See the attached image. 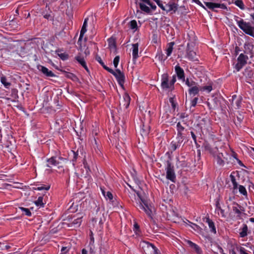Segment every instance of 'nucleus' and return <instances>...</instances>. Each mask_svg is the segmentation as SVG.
<instances>
[{"label":"nucleus","instance_id":"obj_5","mask_svg":"<svg viewBox=\"0 0 254 254\" xmlns=\"http://www.w3.org/2000/svg\"><path fill=\"white\" fill-rule=\"evenodd\" d=\"M116 78L119 85L124 89V83L125 82V76L123 72H122L119 69H116L115 70L112 69L110 72Z\"/></svg>","mask_w":254,"mask_h":254},{"label":"nucleus","instance_id":"obj_2","mask_svg":"<svg viewBox=\"0 0 254 254\" xmlns=\"http://www.w3.org/2000/svg\"><path fill=\"white\" fill-rule=\"evenodd\" d=\"M136 193L140 200L139 203H136V207L138 209L143 210L149 218L152 219V206L150 204H149L147 200H145L142 197L141 194L138 191Z\"/></svg>","mask_w":254,"mask_h":254},{"label":"nucleus","instance_id":"obj_3","mask_svg":"<svg viewBox=\"0 0 254 254\" xmlns=\"http://www.w3.org/2000/svg\"><path fill=\"white\" fill-rule=\"evenodd\" d=\"M141 245L145 254H160L158 249L152 244L146 241H143Z\"/></svg>","mask_w":254,"mask_h":254},{"label":"nucleus","instance_id":"obj_34","mask_svg":"<svg viewBox=\"0 0 254 254\" xmlns=\"http://www.w3.org/2000/svg\"><path fill=\"white\" fill-rule=\"evenodd\" d=\"M183 82H185V84L190 88L192 86H194V85H196L197 83V82L193 81L192 79L187 78L186 79L185 78L184 81H182Z\"/></svg>","mask_w":254,"mask_h":254},{"label":"nucleus","instance_id":"obj_47","mask_svg":"<svg viewBox=\"0 0 254 254\" xmlns=\"http://www.w3.org/2000/svg\"><path fill=\"white\" fill-rule=\"evenodd\" d=\"M129 27L131 29H136L137 28V24L136 20H132L129 22Z\"/></svg>","mask_w":254,"mask_h":254},{"label":"nucleus","instance_id":"obj_54","mask_svg":"<svg viewBox=\"0 0 254 254\" xmlns=\"http://www.w3.org/2000/svg\"><path fill=\"white\" fill-rule=\"evenodd\" d=\"M94 142L96 145V146H94L95 151L98 154L100 152V145L98 144L96 139H94Z\"/></svg>","mask_w":254,"mask_h":254},{"label":"nucleus","instance_id":"obj_29","mask_svg":"<svg viewBox=\"0 0 254 254\" xmlns=\"http://www.w3.org/2000/svg\"><path fill=\"white\" fill-rule=\"evenodd\" d=\"M240 230H241L239 233L240 237L244 238L248 235V228L247 224H243L242 227Z\"/></svg>","mask_w":254,"mask_h":254},{"label":"nucleus","instance_id":"obj_12","mask_svg":"<svg viewBox=\"0 0 254 254\" xmlns=\"http://www.w3.org/2000/svg\"><path fill=\"white\" fill-rule=\"evenodd\" d=\"M176 140H173L170 144V150L171 152L175 151L177 148H179L183 142L184 139L176 136Z\"/></svg>","mask_w":254,"mask_h":254},{"label":"nucleus","instance_id":"obj_18","mask_svg":"<svg viewBox=\"0 0 254 254\" xmlns=\"http://www.w3.org/2000/svg\"><path fill=\"white\" fill-rule=\"evenodd\" d=\"M175 71L178 79L184 81L185 78V72L179 64L175 66Z\"/></svg>","mask_w":254,"mask_h":254},{"label":"nucleus","instance_id":"obj_24","mask_svg":"<svg viewBox=\"0 0 254 254\" xmlns=\"http://www.w3.org/2000/svg\"><path fill=\"white\" fill-rule=\"evenodd\" d=\"M177 134V137L182 138L185 139V136L184 135L183 131L185 130V127L181 125L180 122H178L176 126Z\"/></svg>","mask_w":254,"mask_h":254},{"label":"nucleus","instance_id":"obj_14","mask_svg":"<svg viewBox=\"0 0 254 254\" xmlns=\"http://www.w3.org/2000/svg\"><path fill=\"white\" fill-rule=\"evenodd\" d=\"M37 69L41 71L44 76L46 77H56V75L51 71L48 69L46 67L42 65H38Z\"/></svg>","mask_w":254,"mask_h":254},{"label":"nucleus","instance_id":"obj_59","mask_svg":"<svg viewBox=\"0 0 254 254\" xmlns=\"http://www.w3.org/2000/svg\"><path fill=\"white\" fill-rule=\"evenodd\" d=\"M100 64L102 65V66L104 68V69H105V70L108 71L109 72H110L111 71V70L112 69V68H110L109 67H108L107 66H106L103 62L101 63Z\"/></svg>","mask_w":254,"mask_h":254},{"label":"nucleus","instance_id":"obj_44","mask_svg":"<svg viewBox=\"0 0 254 254\" xmlns=\"http://www.w3.org/2000/svg\"><path fill=\"white\" fill-rule=\"evenodd\" d=\"M0 81L6 88H8L10 85V83L7 82V79L5 76L1 77Z\"/></svg>","mask_w":254,"mask_h":254},{"label":"nucleus","instance_id":"obj_20","mask_svg":"<svg viewBox=\"0 0 254 254\" xmlns=\"http://www.w3.org/2000/svg\"><path fill=\"white\" fill-rule=\"evenodd\" d=\"M214 157L217 164L221 166L224 165L225 160H227V159L224 156L222 153H218L214 156Z\"/></svg>","mask_w":254,"mask_h":254},{"label":"nucleus","instance_id":"obj_49","mask_svg":"<svg viewBox=\"0 0 254 254\" xmlns=\"http://www.w3.org/2000/svg\"><path fill=\"white\" fill-rule=\"evenodd\" d=\"M75 59L82 66L86 64L84 58L80 56H76Z\"/></svg>","mask_w":254,"mask_h":254},{"label":"nucleus","instance_id":"obj_28","mask_svg":"<svg viewBox=\"0 0 254 254\" xmlns=\"http://www.w3.org/2000/svg\"><path fill=\"white\" fill-rule=\"evenodd\" d=\"M205 222L207 223L208 225L209 228L210 229V231L214 234L216 233V229L214 224V223L213 221L210 219L209 217H206Z\"/></svg>","mask_w":254,"mask_h":254},{"label":"nucleus","instance_id":"obj_16","mask_svg":"<svg viewBox=\"0 0 254 254\" xmlns=\"http://www.w3.org/2000/svg\"><path fill=\"white\" fill-rule=\"evenodd\" d=\"M233 204V212L237 215L236 217L238 219H240L241 218L242 211H244V208L240 205L235 202H234Z\"/></svg>","mask_w":254,"mask_h":254},{"label":"nucleus","instance_id":"obj_52","mask_svg":"<svg viewBox=\"0 0 254 254\" xmlns=\"http://www.w3.org/2000/svg\"><path fill=\"white\" fill-rule=\"evenodd\" d=\"M58 56L60 57V58L63 60H66L68 58V54L64 53H61L58 54Z\"/></svg>","mask_w":254,"mask_h":254},{"label":"nucleus","instance_id":"obj_41","mask_svg":"<svg viewBox=\"0 0 254 254\" xmlns=\"http://www.w3.org/2000/svg\"><path fill=\"white\" fill-rule=\"evenodd\" d=\"M167 57V56L165 57L161 51H158L156 55V59H157L160 61H165Z\"/></svg>","mask_w":254,"mask_h":254},{"label":"nucleus","instance_id":"obj_48","mask_svg":"<svg viewBox=\"0 0 254 254\" xmlns=\"http://www.w3.org/2000/svg\"><path fill=\"white\" fill-rule=\"evenodd\" d=\"M83 164L84 167L86 169V172L88 173L89 172H90L91 170L90 169V166L88 164V163L85 158L83 160Z\"/></svg>","mask_w":254,"mask_h":254},{"label":"nucleus","instance_id":"obj_7","mask_svg":"<svg viewBox=\"0 0 254 254\" xmlns=\"http://www.w3.org/2000/svg\"><path fill=\"white\" fill-rule=\"evenodd\" d=\"M205 5L209 9L215 11L217 12L218 11L216 9V8H221L222 9H227V7L225 4L224 3H218L213 2H204Z\"/></svg>","mask_w":254,"mask_h":254},{"label":"nucleus","instance_id":"obj_22","mask_svg":"<svg viewBox=\"0 0 254 254\" xmlns=\"http://www.w3.org/2000/svg\"><path fill=\"white\" fill-rule=\"evenodd\" d=\"M93 221L95 222H99V224H103L105 221V217L104 213H102L101 212H98L97 210L96 216L93 219Z\"/></svg>","mask_w":254,"mask_h":254},{"label":"nucleus","instance_id":"obj_57","mask_svg":"<svg viewBox=\"0 0 254 254\" xmlns=\"http://www.w3.org/2000/svg\"><path fill=\"white\" fill-rule=\"evenodd\" d=\"M198 98L197 97H194L190 102L191 106L192 107H195L198 101Z\"/></svg>","mask_w":254,"mask_h":254},{"label":"nucleus","instance_id":"obj_36","mask_svg":"<svg viewBox=\"0 0 254 254\" xmlns=\"http://www.w3.org/2000/svg\"><path fill=\"white\" fill-rule=\"evenodd\" d=\"M140 9L143 12L149 14L151 13V9L147 6L145 3H139Z\"/></svg>","mask_w":254,"mask_h":254},{"label":"nucleus","instance_id":"obj_6","mask_svg":"<svg viewBox=\"0 0 254 254\" xmlns=\"http://www.w3.org/2000/svg\"><path fill=\"white\" fill-rule=\"evenodd\" d=\"M248 60V57L243 53L241 54L239 56L237 59L238 62L235 66V68L237 71H239L243 66L246 64Z\"/></svg>","mask_w":254,"mask_h":254},{"label":"nucleus","instance_id":"obj_55","mask_svg":"<svg viewBox=\"0 0 254 254\" xmlns=\"http://www.w3.org/2000/svg\"><path fill=\"white\" fill-rule=\"evenodd\" d=\"M90 242H89V245L93 246L94 243V238L93 237V232L90 231Z\"/></svg>","mask_w":254,"mask_h":254},{"label":"nucleus","instance_id":"obj_58","mask_svg":"<svg viewBox=\"0 0 254 254\" xmlns=\"http://www.w3.org/2000/svg\"><path fill=\"white\" fill-rule=\"evenodd\" d=\"M133 230L136 234H137L138 232H139V226L138 225V224L136 223L134 224Z\"/></svg>","mask_w":254,"mask_h":254},{"label":"nucleus","instance_id":"obj_25","mask_svg":"<svg viewBox=\"0 0 254 254\" xmlns=\"http://www.w3.org/2000/svg\"><path fill=\"white\" fill-rule=\"evenodd\" d=\"M138 43L133 44L132 45V60L133 61H135L139 57L138 56Z\"/></svg>","mask_w":254,"mask_h":254},{"label":"nucleus","instance_id":"obj_39","mask_svg":"<svg viewBox=\"0 0 254 254\" xmlns=\"http://www.w3.org/2000/svg\"><path fill=\"white\" fill-rule=\"evenodd\" d=\"M19 209L22 212V214L26 215L27 216H31L32 215V213L31 212L30 209L29 208H25L23 207H19Z\"/></svg>","mask_w":254,"mask_h":254},{"label":"nucleus","instance_id":"obj_19","mask_svg":"<svg viewBox=\"0 0 254 254\" xmlns=\"http://www.w3.org/2000/svg\"><path fill=\"white\" fill-rule=\"evenodd\" d=\"M42 15L45 18L50 21H54V16L47 4L46 6L45 10L42 12Z\"/></svg>","mask_w":254,"mask_h":254},{"label":"nucleus","instance_id":"obj_64","mask_svg":"<svg viewBox=\"0 0 254 254\" xmlns=\"http://www.w3.org/2000/svg\"><path fill=\"white\" fill-rule=\"evenodd\" d=\"M148 5L150 6L151 9H152L153 10H155L156 9V6L151 1L150 2V4L148 3Z\"/></svg>","mask_w":254,"mask_h":254},{"label":"nucleus","instance_id":"obj_43","mask_svg":"<svg viewBox=\"0 0 254 254\" xmlns=\"http://www.w3.org/2000/svg\"><path fill=\"white\" fill-rule=\"evenodd\" d=\"M212 90V84L210 83L208 85L200 87V90L203 91H207L208 93L210 92Z\"/></svg>","mask_w":254,"mask_h":254},{"label":"nucleus","instance_id":"obj_15","mask_svg":"<svg viewBox=\"0 0 254 254\" xmlns=\"http://www.w3.org/2000/svg\"><path fill=\"white\" fill-rule=\"evenodd\" d=\"M178 4L175 2L170 1L166 4V12L167 13L172 12L171 13H175L178 9Z\"/></svg>","mask_w":254,"mask_h":254},{"label":"nucleus","instance_id":"obj_31","mask_svg":"<svg viewBox=\"0 0 254 254\" xmlns=\"http://www.w3.org/2000/svg\"><path fill=\"white\" fill-rule=\"evenodd\" d=\"M244 116L240 112H238V115L237 116V121L235 122V124L237 127H241V124L244 120Z\"/></svg>","mask_w":254,"mask_h":254},{"label":"nucleus","instance_id":"obj_45","mask_svg":"<svg viewBox=\"0 0 254 254\" xmlns=\"http://www.w3.org/2000/svg\"><path fill=\"white\" fill-rule=\"evenodd\" d=\"M43 197L39 196L38 199L35 201V204L37 206H44V203L43 202Z\"/></svg>","mask_w":254,"mask_h":254},{"label":"nucleus","instance_id":"obj_38","mask_svg":"<svg viewBox=\"0 0 254 254\" xmlns=\"http://www.w3.org/2000/svg\"><path fill=\"white\" fill-rule=\"evenodd\" d=\"M230 179H231V181L233 184V190L234 191H235V190H236L238 189V184L236 181V178H235V177L232 175V174L230 175Z\"/></svg>","mask_w":254,"mask_h":254},{"label":"nucleus","instance_id":"obj_8","mask_svg":"<svg viewBox=\"0 0 254 254\" xmlns=\"http://www.w3.org/2000/svg\"><path fill=\"white\" fill-rule=\"evenodd\" d=\"M161 87L164 90L168 89L172 91V86L170 85V81H169V75L167 73H164L161 76Z\"/></svg>","mask_w":254,"mask_h":254},{"label":"nucleus","instance_id":"obj_62","mask_svg":"<svg viewBox=\"0 0 254 254\" xmlns=\"http://www.w3.org/2000/svg\"><path fill=\"white\" fill-rule=\"evenodd\" d=\"M68 251V249L66 247H62V248L61 249L62 254H65L67 253Z\"/></svg>","mask_w":254,"mask_h":254},{"label":"nucleus","instance_id":"obj_17","mask_svg":"<svg viewBox=\"0 0 254 254\" xmlns=\"http://www.w3.org/2000/svg\"><path fill=\"white\" fill-rule=\"evenodd\" d=\"M47 162L48 164L46 166L48 167L51 168L52 165L57 166L58 168L62 167V166L60 165L61 162L57 159V156H53L48 159Z\"/></svg>","mask_w":254,"mask_h":254},{"label":"nucleus","instance_id":"obj_61","mask_svg":"<svg viewBox=\"0 0 254 254\" xmlns=\"http://www.w3.org/2000/svg\"><path fill=\"white\" fill-rule=\"evenodd\" d=\"M190 134H191V136L195 144L196 145H197V141H196V136L194 132L193 131H190Z\"/></svg>","mask_w":254,"mask_h":254},{"label":"nucleus","instance_id":"obj_40","mask_svg":"<svg viewBox=\"0 0 254 254\" xmlns=\"http://www.w3.org/2000/svg\"><path fill=\"white\" fill-rule=\"evenodd\" d=\"M233 3L242 10H244L245 8V4L242 0H235Z\"/></svg>","mask_w":254,"mask_h":254},{"label":"nucleus","instance_id":"obj_1","mask_svg":"<svg viewBox=\"0 0 254 254\" xmlns=\"http://www.w3.org/2000/svg\"><path fill=\"white\" fill-rule=\"evenodd\" d=\"M239 27L246 34L254 38V27L252 26L250 22H247L238 16H234Z\"/></svg>","mask_w":254,"mask_h":254},{"label":"nucleus","instance_id":"obj_11","mask_svg":"<svg viewBox=\"0 0 254 254\" xmlns=\"http://www.w3.org/2000/svg\"><path fill=\"white\" fill-rule=\"evenodd\" d=\"M219 104V101L216 97L208 99L207 101V105L209 109L211 110L217 109Z\"/></svg>","mask_w":254,"mask_h":254},{"label":"nucleus","instance_id":"obj_42","mask_svg":"<svg viewBox=\"0 0 254 254\" xmlns=\"http://www.w3.org/2000/svg\"><path fill=\"white\" fill-rule=\"evenodd\" d=\"M238 189H239V192L241 194L245 196H247L248 193L245 187H244L242 185H239V186H238Z\"/></svg>","mask_w":254,"mask_h":254},{"label":"nucleus","instance_id":"obj_9","mask_svg":"<svg viewBox=\"0 0 254 254\" xmlns=\"http://www.w3.org/2000/svg\"><path fill=\"white\" fill-rule=\"evenodd\" d=\"M243 74L245 76L247 82L250 83L254 81V70L251 67H247L245 69Z\"/></svg>","mask_w":254,"mask_h":254},{"label":"nucleus","instance_id":"obj_23","mask_svg":"<svg viewBox=\"0 0 254 254\" xmlns=\"http://www.w3.org/2000/svg\"><path fill=\"white\" fill-rule=\"evenodd\" d=\"M187 243L191 248L193 249L195 251L197 254H202V251L198 245L190 240H188Z\"/></svg>","mask_w":254,"mask_h":254},{"label":"nucleus","instance_id":"obj_32","mask_svg":"<svg viewBox=\"0 0 254 254\" xmlns=\"http://www.w3.org/2000/svg\"><path fill=\"white\" fill-rule=\"evenodd\" d=\"M64 76L66 78L72 80L73 81H77L78 80V77L74 74L71 73V72H66V71H64Z\"/></svg>","mask_w":254,"mask_h":254},{"label":"nucleus","instance_id":"obj_30","mask_svg":"<svg viewBox=\"0 0 254 254\" xmlns=\"http://www.w3.org/2000/svg\"><path fill=\"white\" fill-rule=\"evenodd\" d=\"M101 190L103 195L106 198V199H109L110 200H111L113 198V196L112 193L110 191H106L104 188L101 187Z\"/></svg>","mask_w":254,"mask_h":254},{"label":"nucleus","instance_id":"obj_10","mask_svg":"<svg viewBox=\"0 0 254 254\" xmlns=\"http://www.w3.org/2000/svg\"><path fill=\"white\" fill-rule=\"evenodd\" d=\"M229 101L236 109H239L241 107L242 98L241 96L233 95L232 98L229 99Z\"/></svg>","mask_w":254,"mask_h":254},{"label":"nucleus","instance_id":"obj_46","mask_svg":"<svg viewBox=\"0 0 254 254\" xmlns=\"http://www.w3.org/2000/svg\"><path fill=\"white\" fill-rule=\"evenodd\" d=\"M81 217H77L76 219H74L72 223L73 224L76 225L77 226H79L82 222Z\"/></svg>","mask_w":254,"mask_h":254},{"label":"nucleus","instance_id":"obj_13","mask_svg":"<svg viewBox=\"0 0 254 254\" xmlns=\"http://www.w3.org/2000/svg\"><path fill=\"white\" fill-rule=\"evenodd\" d=\"M187 56L188 59L191 61L195 62L198 61V58L196 54L193 50H191L190 48V44H188L187 49Z\"/></svg>","mask_w":254,"mask_h":254},{"label":"nucleus","instance_id":"obj_37","mask_svg":"<svg viewBox=\"0 0 254 254\" xmlns=\"http://www.w3.org/2000/svg\"><path fill=\"white\" fill-rule=\"evenodd\" d=\"M174 45V42H170L169 44H168L166 50L167 57H169L171 55L173 51Z\"/></svg>","mask_w":254,"mask_h":254},{"label":"nucleus","instance_id":"obj_27","mask_svg":"<svg viewBox=\"0 0 254 254\" xmlns=\"http://www.w3.org/2000/svg\"><path fill=\"white\" fill-rule=\"evenodd\" d=\"M123 101H122V104H123V106L125 109H127L130 104V97L129 95L127 93H125L123 96Z\"/></svg>","mask_w":254,"mask_h":254},{"label":"nucleus","instance_id":"obj_63","mask_svg":"<svg viewBox=\"0 0 254 254\" xmlns=\"http://www.w3.org/2000/svg\"><path fill=\"white\" fill-rule=\"evenodd\" d=\"M192 2H195L197 4L199 5L201 7L205 8L203 5L202 4V3L199 0H192Z\"/></svg>","mask_w":254,"mask_h":254},{"label":"nucleus","instance_id":"obj_50","mask_svg":"<svg viewBox=\"0 0 254 254\" xmlns=\"http://www.w3.org/2000/svg\"><path fill=\"white\" fill-rule=\"evenodd\" d=\"M169 102H170V103L171 104L172 108L174 110H175V108H176V105H177V103H176V101L175 100V97H170L169 98Z\"/></svg>","mask_w":254,"mask_h":254},{"label":"nucleus","instance_id":"obj_26","mask_svg":"<svg viewBox=\"0 0 254 254\" xmlns=\"http://www.w3.org/2000/svg\"><path fill=\"white\" fill-rule=\"evenodd\" d=\"M108 46L111 51L117 52L116 40L114 38H110L108 39Z\"/></svg>","mask_w":254,"mask_h":254},{"label":"nucleus","instance_id":"obj_4","mask_svg":"<svg viewBox=\"0 0 254 254\" xmlns=\"http://www.w3.org/2000/svg\"><path fill=\"white\" fill-rule=\"evenodd\" d=\"M166 163V178L173 183H175L176 180L174 167L170 160H167Z\"/></svg>","mask_w":254,"mask_h":254},{"label":"nucleus","instance_id":"obj_51","mask_svg":"<svg viewBox=\"0 0 254 254\" xmlns=\"http://www.w3.org/2000/svg\"><path fill=\"white\" fill-rule=\"evenodd\" d=\"M120 61V56H117L113 60V64L115 68H117Z\"/></svg>","mask_w":254,"mask_h":254},{"label":"nucleus","instance_id":"obj_56","mask_svg":"<svg viewBox=\"0 0 254 254\" xmlns=\"http://www.w3.org/2000/svg\"><path fill=\"white\" fill-rule=\"evenodd\" d=\"M50 187L49 186H46L45 185H42L41 187H38L37 188V190H49L50 189Z\"/></svg>","mask_w":254,"mask_h":254},{"label":"nucleus","instance_id":"obj_33","mask_svg":"<svg viewBox=\"0 0 254 254\" xmlns=\"http://www.w3.org/2000/svg\"><path fill=\"white\" fill-rule=\"evenodd\" d=\"M86 27H87V19H85L84 21L83 25L82 26L81 29L80 30V35L79 37V40H81L83 37L84 34L86 32Z\"/></svg>","mask_w":254,"mask_h":254},{"label":"nucleus","instance_id":"obj_21","mask_svg":"<svg viewBox=\"0 0 254 254\" xmlns=\"http://www.w3.org/2000/svg\"><path fill=\"white\" fill-rule=\"evenodd\" d=\"M200 90V87H199L198 83L196 85H194L191 87L188 90L189 94L190 96H195L199 93V91Z\"/></svg>","mask_w":254,"mask_h":254},{"label":"nucleus","instance_id":"obj_35","mask_svg":"<svg viewBox=\"0 0 254 254\" xmlns=\"http://www.w3.org/2000/svg\"><path fill=\"white\" fill-rule=\"evenodd\" d=\"M71 153L72 156V158L71 159V162L72 163V165L73 166H75V163L77 162V159L79 157L78 151V150L77 151L71 150Z\"/></svg>","mask_w":254,"mask_h":254},{"label":"nucleus","instance_id":"obj_60","mask_svg":"<svg viewBox=\"0 0 254 254\" xmlns=\"http://www.w3.org/2000/svg\"><path fill=\"white\" fill-rule=\"evenodd\" d=\"M191 225H190V227L195 231L198 230L200 229L199 226L194 223H191Z\"/></svg>","mask_w":254,"mask_h":254},{"label":"nucleus","instance_id":"obj_53","mask_svg":"<svg viewBox=\"0 0 254 254\" xmlns=\"http://www.w3.org/2000/svg\"><path fill=\"white\" fill-rule=\"evenodd\" d=\"M176 81V77L175 75L172 76V79L170 81V85L172 86V89H174V84Z\"/></svg>","mask_w":254,"mask_h":254}]
</instances>
